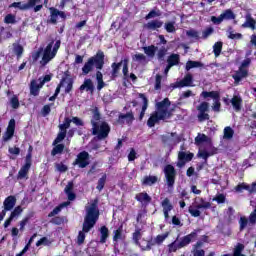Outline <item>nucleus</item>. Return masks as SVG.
I'll return each instance as SVG.
<instances>
[{"label":"nucleus","mask_w":256,"mask_h":256,"mask_svg":"<svg viewBox=\"0 0 256 256\" xmlns=\"http://www.w3.org/2000/svg\"><path fill=\"white\" fill-rule=\"evenodd\" d=\"M86 215L82 226V231H79L77 237V243L83 245L85 243V233H89L97 225L99 221V199L96 198L89 206H86Z\"/></svg>","instance_id":"f257e3e1"},{"label":"nucleus","mask_w":256,"mask_h":256,"mask_svg":"<svg viewBox=\"0 0 256 256\" xmlns=\"http://www.w3.org/2000/svg\"><path fill=\"white\" fill-rule=\"evenodd\" d=\"M171 107V101L169 98H164L162 101L155 104V111L150 114L147 120V127L153 129L160 121H166V119H171L173 113L169 108Z\"/></svg>","instance_id":"f03ea898"},{"label":"nucleus","mask_w":256,"mask_h":256,"mask_svg":"<svg viewBox=\"0 0 256 256\" xmlns=\"http://www.w3.org/2000/svg\"><path fill=\"white\" fill-rule=\"evenodd\" d=\"M90 123L92 125V135H95L98 141H103L109 137V133H111V125H109V122L101 120V112H99L98 107H95L92 110V119Z\"/></svg>","instance_id":"7ed1b4c3"},{"label":"nucleus","mask_w":256,"mask_h":256,"mask_svg":"<svg viewBox=\"0 0 256 256\" xmlns=\"http://www.w3.org/2000/svg\"><path fill=\"white\" fill-rule=\"evenodd\" d=\"M103 67H105V52L98 50L94 56L88 58L84 63L82 75H89V73L96 69V81H103V73H101Z\"/></svg>","instance_id":"20e7f679"},{"label":"nucleus","mask_w":256,"mask_h":256,"mask_svg":"<svg viewBox=\"0 0 256 256\" xmlns=\"http://www.w3.org/2000/svg\"><path fill=\"white\" fill-rule=\"evenodd\" d=\"M198 233H201V229L199 228L194 229L190 234L181 237L179 242L177 241V239L174 240L173 242L168 244V253H177L179 249H183L191 245V243H193V241L197 239Z\"/></svg>","instance_id":"39448f33"},{"label":"nucleus","mask_w":256,"mask_h":256,"mask_svg":"<svg viewBox=\"0 0 256 256\" xmlns=\"http://www.w3.org/2000/svg\"><path fill=\"white\" fill-rule=\"evenodd\" d=\"M61 48V40H51L50 43L44 48L42 51V60L40 61V65L45 67L50 61H53L55 57H57V52Z\"/></svg>","instance_id":"423d86ee"},{"label":"nucleus","mask_w":256,"mask_h":256,"mask_svg":"<svg viewBox=\"0 0 256 256\" xmlns=\"http://www.w3.org/2000/svg\"><path fill=\"white\" fill-rule=\"evenodd\" d=\"M163 173L165 175L166 185L169 189H173V187H175V180L177 179V170H175V166L167 164L164 166Z\"/></svg>","instance_id":"0eeeda50"},{"label":"nucleus","mask_w":256,"mask_h":256,"mask_svg":"<svg viewBox=\"0 0 256 256\" xmlns=\"http://www.w3.org/2000/svg\"><path fill=\"white\" fill-rule=\"evenodd\" d=\"M167 237H169V232H165L164 234H159L155 237V239L150 238L146 246H142V249H144V251H151L153 247H155V245H163Z\"/></svg>","instance_id":"6e6552de"},{"label":"nucleus","mask_w":256,"mask_h":256,"mask_svg":"<svg viewBox=\"0 0 256 256\" xmlns=\"http://www.w3.org/2000/svg\"><path fill=\"white\" fill-rule=\"evenodd\" d=\"M89 159H90V155L89 152L87 151H82L80 153H78L76 159L74 160V162L72 163V165L78 166L80 169H85V167H88L89 165Z\"/></svg>","instance_id":"1a4fd4ad"},{"label":"nucleus","mask_w":256,"mask_h":256,"mask_svg":"<svg viewBox=\"0 0 256 256\" xmlns=\"http://www.w3.org/2000/svg\"><path fill=\"white\" fill-rule=\"evenodd\" d=\"M197 111H198V121L200 123H203V121H209L211 117L209 116V104L208 102H202L200 105L197 106Z\"/></svg>","instance_id":"9d476101"},{"label":"nucleus","mask_w":256,"mask_h":256,"mask_svg":"<svg viewBox=\"0 0 256 256\" xmlns=\"http://www.w3.org/2000/svg\"><path fill=\"white\" fill-rule=\"evenodd\" d=\"M193 157H195V154L192 152L186 153L183 151H180L178 153V162H177V167L179 169H183V166L191 161H193Z\"/></svg>","instance_id":"9b49d317"},{"label":"nucleus","mask_w":256,"mask_h":256,"mask_svg":"<svg viewBox=\"0 0 256 256\" xmlns=\"http://www.w3.org/2000/svg\"><path fill=\"white\" fill-rule=\"evenodd\" d=\"M50 19L48 20V23H51L52 25H57V18L61 17V19H67V15L65 12L58 10L55 7H50Z\"/></svg>","instance_id":"f8f14e48"},{"label":"nucleus","mask_w":256,"mask_h":256,"mask_svg":"<svg viewBox=\"0 0 256 256\" xmlns=\"http://www.w3.org/2000/svg\"><path fill=\"white\" fill-rule=\"evenodd\" d=\"M125 120L128 125L135 121V115L133 114V111L127 112L126 114L120 113L116 119V123L117 125H125Z\"/></svg>","instance_id":"ddd939ff"},{"label":"nucleus","mask_w":256,"mask_h":256,"mask_svg":"<svg viewBox=\"0 0 256 256\" xmlns=\"http://www.w3.org/2000/svg\"><path fill=\"white\" fill-rule=\"evenodd\" d=\"M13 135H15V119H11L9 121L8 127L2 139L4 142L10 141V139H13Z\"/></svg>","instance_id":"4468645a"},{"label":"nucleus","mask_w":256,"mask_h":256,"mask_svg":"<svg viewBox=\"0 0 256 256\" xmlns=\"http://www.w3.org/2000/svg\"><path fill=\"white\" fill-rule=\"evenodd\" d=\"M242 29H251L252 31H255L256 29V20L253 18L251 13H247L245 15V22L241 25Z\"/></svg>","instance_id":"2eb2a0df"},{"label":"nucleus","mask_w":256,"mask_h":256,"mask_svg":"<svg viewBox=\"0 0 256 256\" xmlns=\"http://www.w3.org/2000/svg\"><path fill=\"white\" fill-rule=\"evenodd\" d=\"M31 165H33L32 161L25 160L24 165L18 171L17 179H25V178H27V175H29V171L31 170Z\"/></svg>","instance_id":"dca6fc26"},{"label":"nucleus","mask_w":256,"mask_h":256,"mask_svg":"<svg viewBox=\"0 0 256 256\" xmlns=\"http://www.w3.org/2000/svg\"><path fill=\"white\" fill-rule=\"evenodd\" d=\"M31 165H33L32 161L25 160L24 165L18 171L17 179H25V178H27V175H29V171L31 170Z\"/></svg>","instance_id":"f3484780"},{"label":"nucleus","mask_w":256,"mask_h":256,"mask_svg":"<svg viewBox=\"0 0 256 256\" xmlns=\"http://www.w3.org/2000/svg\"><path fill=\"white\" fill-rule=\"evenodd\" d=\"M138 97L143 101V105H142L138 119L139 121H143V118L145 117V113L147 112V109L149 107V99H147V96H145L144 93H139Z\"/></svg>","instance_id":"a211bd4d"},{"label":"nucleus","mask_w":256,"mask_h":256,"mask_svg":"<svg viewBox=\"0 0 256 256\" xmlns=\"http://www.w3.org/2000/svg\"><path fill=\"white\" fill-rule=\"evenodd\" d=\"M174 137H176V143H181V138L177 136L176 132H171V133L162 135L161 141L164 145H170V143H173Z\"/></svg>","instance_id":"6ab92c4d"},{"label":"nucleus","mask_w":256,"mask_h":256,"mask_svg":"<svg viewBox=\"0 0 256 256\" xmlns=\"http://www.w3.org/2000/svg\"><path fill=\"white\" fill-rule=\"evenodd\" d=\"M74 187L75 184L73 183V181H69L64 189V193L67 195L68 201H75V199H77V194L73 192Z\"/></svg>","instance_id":"aec40b11"},{"label":"nucleus","mask_w":256,"mask_h":256,"mask_svg":"<svg viewBox=\"0 0 256 256\" xmlns=\"http://www.w3.org/2000/svg\"><path fill=\"white\" fill-rule=\"evenodd\" d=\"M80 91H87L88 93L95 92V85L93 84V80L91 78H86L83 84L79 87Z\"/></svg>","instance_id":"412c9836"},{"label":"nucleus","mask_w":256,"mask_h":256,"mask_svg":"<svg viewBox=\"0 0 256 256\" xmlns=\"http://www.w3.org/2000/svg\"><path fill=\"white\" fill-rule=\"evenodd\" d=\"M17 204V198L13 195H10L5 198L3 205L5 211H11Z\"/></svg>","instance_id":"4be33fe9"},{"label":"nucleus","mask_w":256,"mask_h":256,"mask_svg":"<svg viewBox=\"0 0 256 256\" xmlns=\"http://www.w3.org/2000/svg\"><path fill=\"white\" fill-rule=\"evenodd\" d=\"M248 75H249V71H247V69L239 68V70L236 71V73L232 76V78L234 79V83L237 85L240 83L242 79H245V77H247Z\"/></svg>","instance_id":"5701e85b"},{"label":"nucleus","mask_w":256,"mask_h":256,"mask_svg":"<svg viewBox=\"0 0 256 256\" xmlns=\"http://www.w3.org/2000/svg\"><path fill=\"white\" fill-rule=\"evenodd\" d=\"M135 199L139 203H142V205H149V203H151L152 201L151 196H149L147 192H141L136 194Z\"/></svg>","instance_id":"b1692460"},{"label":"nucleus","mask_w":256,"mask_h":256,"mask_svg":"<svg viewBox=\"0 0 256 256\" xmlns=\"http://www.w3.org/2000/svg\"><path fill=\"white\" fill-rule=\"evenodd\" d=\"M161 206L163 207V213H164L165 219H169V212L173 211V204H171V201L169 200V198H165L162 201Z\"/></svg>","instance_id":"393cba45"},{"label":"nucleus","mask_w":256,"mask_h":256,"mask_svg":"<svg viewBox=\"0 0 256 256\" xmlns=\"http://www.w3.org/2000/svg\"><path fill=\"white\" fill-rule=\"evenodd\" d=\"M60 132L58 133L57 137L54 139L52 145H57V143H61L67 137V128L64 127L62 124L59 126Z\"/></svg>","instance_id":"a878e982"},{"label":"nucleus","mask_w":256,"mask_h":256,"mask_svg":"<svg viewBox=\"0 0 256 256\" xmlns=\"http://www.w3.org/2000/svg\"><path fill=\"white\" fill-rule=\"evenodd\" d=\"M177 87H193V75L186 74L182 80L178 82Z\"/></svg>","instance_id":"bb28decb"},{"label":"nucleus","mask_w":256,"mask_h":256,"mask_svg":"<svg viewBox=\"0 0 256 256\" xmlns=\"http://www.w3.org/2000/svg\"><path fill=\"white\" fill-rule=\"evenodd\" d=\"M145 27L148 29V31H157V29H161L163 27V21L152 20L148 22Z\"/></svg>","instance_id":"cd10ccee"},{"label":"nucleus","mask_w":256,"mask_h":256,"mask_svg":"<svg viewBox=\"0 0 256 256\" xmlns=\"http://www.w3.org/2000/svg\"><path fill=\"white\" fill-rule=\"evenodd\" d=\"M121 65H123V60H121L120 62H113L111 64V78L112 79H117V77H119V71H121Z\"/></svg>","instance_id":"c85d7f7f"},{"label":"nucleus","mask_w":256,"mask_h":256,"mask_svg":"<svg viewBox=\"0 0 256 256\" xmlns=\"http://www.w3.org/2000/svg\"><path fill=\"white\" fill-rule=\"evenodd\" d=\"M42 87L43 85H41V83L37 84L36 80H32L30 83V94L33 95V97H38Z\"/></svg>","instance_id":"c756f323"},{"label":"nucleus","mask_w":256,"mask_h":256,"mask_svg":"<svg viewBox=\"0 0 256 256\" xmlns=\"http://www.w3.org/2000/svg\"><path fill=\"white\" fill-rule=\"evenodd\" d=\"M243 251H245V245L237 243L234 247L232 256H246L245 254H243ZM222 256H231V254H223Z\"/></svg>","instance_id":"7c9ffc66"},{"label":"nucleus","mask_w":256,"mask_h":256,"mask_svg":"<svg viewBox=\"0 0 256 256\" xmlns=\"http://www.w3.org/2000/svg\"><path fill=\"white\" fill-rule=\"evenodd\" d=\"M33 217H35V212H28L27 215L20 221L19 231H25V226Z\"/></svg>","instance_id":"2f4dec72"},{"label":"nucleus","mask_w":256,"mask_h":256,"mask_svg":"<svg viewBox=\"0 0 256 256\" xmlns=\"http://www.w3.org/2000/svg\"><path fill=\"white\" fill-rule=\"evenodd\" d=\"M221 96V94L219 93V91H203L200 94V97H203V99H213V101H215V99H219V97Z\"/></svg>","instance_id":"473e14b6"},{"label":"nucleus","mask_w":256,"mask_h":256,"mask_svg":"<svg viewBox=\"0 0 256 256\" xmlns=\"http://www.w3.org/2000/svg\"><path fill=\"white\" fill-rule=\"evenodd\" d=\"M113 242L117 243L118 241H123L125 235H123V225L119 226L117 230H114Z\"/></svg>","instance_id":"72a5a7b5"},{"label":"nucleus","mask_w":256,"mask_h":256,"mask_svg":"<svg viewBox=\"0 0 256 256\" xmlns=\"http://www.w3.org/2000/svg\"><path fill=\"white\" fill-rule=\"evenodd\" d=\"M67 77H70L69 71H66L64 73V77H62V79L60 80V83L57 85L55 92H54V95L56 97H59V94L61 93V87H63V85L65 83H67Z\"/></svg>","instance_id":"f704fd0d"},{"label":"nucleus","mask_w":256,"mask_h":256,"mask_svg":"<svg viewBox=\"0 0 256 256\" xmlns=\"http://www.w3.org/2000/svg\"><path fill=\"white\" fill-rule=\"evenodd\" d=\"M159 181V178L157 176H144L142 180V185H146L148 187H151L152 185H155Z\"/></svg>","instance_id":"c9c22d12"},{"label":"nucleus","mask_w":256,"mask_h":256,"mask_svg":"<svg viewBox=\"0 0 256 256\" xmlns=\"http://www.w3.org/2000/svg\"><path fill=\"white\" fill-rule=\"evenodd\" d=\"M243 104V99L239 96H233L231 99V105L235 111H241V105Z\"/></svg>","instance_id":"e433bc0d"},{"label":"nucleus","mask_w":256,"mask_h":256,"mask_svg":"<svg viewBox=\"0 0 256 256\" xmlns=\"http://www.w3.org/2000/svg\"><path fill=\"white\" fill-rule=\"evenodd\" d=\"M107 239H109V228L107 226L100 227V243H107Z\"/></svg>","instance_id":"4c0bfd02"},{"label":"nucleus","mask_w":256,"mask_h":256,"mask_svg":"<svg viewBox=\"0 0 256 256\" xmlns=\"http://www.w3.org/2000/svg\"><path fill=\"white\" fill-rule=\"evenodd\" d=\"M197 67H205V64L200 61L189 60L186 62L185 69L186 71H191V69H196Z\"/></svg>","instance_id":"58836bf2"},{"label":"nucleus","mask_w":256,"mask_h":256,"mask_svg":"<svg viewBox=\"0 0 256 256\" xmlns=\"http://www.w3.org/2000/svg\"><path fill=\"white\" fill-rule=\"evenodd\" d=\"M65 151V144H55L51 150V156L55 157L56 155H61Z\"/></svg>","instance_id":"ea45409f"},{"label":"nucleus","mask_w":256,"mask_h":256,"mask_svg":"<svg viewBox=\"0 0 256 256\" xmlns=\"http://www.w3.org/2000/svg\"><path fill=\"white\" fill-rule=\"evenodd\" d=\"M179 61H180L179 54H171L167 59V63L169 64V67H175V65H179Z\"/></svg>","instance_id":"a19ab883"},{"label":"nucleus","mask_w":256,"mask_h":256,"mask_svg":"<svg viewBox=\"0 0 256 256\" xmlns=\"http://www.w3.org/2000/svg\"><path fill=\"white\" fill-rule=\"evenodd\" d=\"M161 15V10L155 7L152 10H150V12L145 16V19L146 21H149V19H155V17H161Z\"/></svg>","instance_id":"79ce46f5"},{"label":"nucleus","mask_w":256,"mask_h":256,"mask_svg":"<svg viewBox=\"0 0 256 256\" xmlns=\"http://www.w3.org/2000/svg\"><path fill=\"white\" fill-rule=\"evenodd\" d=\"M13 51L17 57V59H21L23 57V53L25 52V48L21 44H13Z\"/></svg>","instance_id":"37998d69"},{"label":"nucleus","mask_w":256,"mask_h":256,"mask_svg":"<svg viewBox=\"0 0 256 256\" xmlns=\"http://www.w3.org/2000/svg\"><path fill=\"white\" fill-rule=\"evenodd\" d=\"M53 241V239H48L46 236H44L36 242V247H41V245H44L45 247H50V245H53Z\"/></svg>","instance_id":"c03bdc74"},{"label":"nucleus","mask_w":256,"mask_h":256,"mask_svg":"<svg viewBox=\"0 0 256 256\" xmlns=\"http://www.w3.org/2000/svg\"><path fill=\"white\" fill-rule=\"evenodd\" d=\"M222 17V21H231L233 19H235V13H233V10L231 9H227L225 10L222 14H220Z\"/></svg>","instance_id":"a18cd8bd"},{"label":"nucleus","mask_w":256,"mask_h":256,"mask_svg":"<svg viewBox=\"0 0 256 256\" xmlns=\"http://www.w3.org/2000/svg\"><path fill=\"white\" fill-rule=\"evenodd\" d=\"M145 55L148 57H155V53H157V46L150 45L143 48Z\"/></svg>","instance_id":"49530a36"},{"label":"nucleus","mask_w":256,"mask_h":256,"mask_svg":"<svg viewBox=\"0 0 256 256\" xmlns=\"http://www.w3.org/2000/svg\"><path fill=\"white\" fill-rule=\"evenodd\" d=\"M107 183V174H103L102 177L98 180L96 189L97 191H103L105 189V184Z\"/></svg>","instance_id":"de8ad7c7"},{"label":"nucleus","mask_w":256,"mask_h":256,"mask_svg":"<svg viewBox=\"0 0 256 256\" xmlns=\"http://www.w3.org/2000/svg\"><path fill=\"white\" fill-rule=\"evenodd\" d=\"M221 51H223V42L218 41L213 45L214 56L219 57V55H221Z\"/></svg>","instance_id":"09e8293b"},{"label":"nucleus","mask_w":256,"mask_h":256,"mask_svg":"<svg viewBox=\"0 0 256 256\" xmlns=\"http://www.w3.org/2000/svg\"><path fill=\"white\" fill-rule=\"evenodd\" d=\"M141 237H143V234L141 233V229L137 228L133 234H132V239L135 243V245H139L140 241H141Z\"/></svg>","instance_id":"8fccbe9b"},{"label":"nucleus","mask_w":256,"mask_h":256,"mask_svg":"<svg viewBox=\"0 0 256 256\" xmlns=\"http://www.w3.org/2000/svg\"><path fill=\"white\" fill-rule=\"evenodd\" d=\"M164 29L167 31V33H175L177 31L174 21L166 22L164 24Z\"/></svg>","instance_id":"3c124183"},{"label":"nucleus","mask_w":256,"mask_h":256,"mask_svg":"<svg viewBox=\"0 0 256 256\" xmlns=\"http://www.w3.org/2000/svg\"><path fill=\"white\" fill-rule=\"evenodd\" d=\"M233 135H235V131L230 126L224 128V138L225 139H233Z\"/></svg>","instance_id":"603ef678"},{"label":"nucleus","mask_w":256,"mask_h":256,"mask_svg":"<svg viewBox=\"0 0 256 256\" xmlns=\"http://www.w3.org/2000/svg\"><path fill=\"white\" fill-rule=\"evenodd\" d=\"M66 82H67V86L65 88V94L68 95L73 91V83L75 82L73 78H69V76H67Z\"/></svg>","instance_id":"864d4df0"},{"label":"nucleus","mask_w":256,"mask_h":256,"mask_svg":"<svg viewBox=\"0 0 256 256\" xmlns=\"http://www.w3.org/2000/svg\"><path fill=\"white\" fill-rule=\"evenodd\" d=\"M236 193H243L249 190V185L245 182L239 183L235 188Z\"/></svg>","instance_id":"5fc2aeb1"},{"label":"nucleus","mask_w":256,"mask_h":256,"mask_svg":"<svg viewBox=\"0 0 256 256\" xmlns=\"http://www.w3.org/2000/svg\"><path fill=\"white\" fill-rule=\"evenodd\" d=\"M200 204L196 205V209H211V202H205V199L200 198Z\"/></svg>","instance_id":"6e6d98bb"},{"label":"nucleus","mask_w":256,"mask_h":256,"mask_svg":"<svg viewBox=\"0 0 256 256\" xmlns=\"http://www.w3.org/2000/svg\"><path fill=\"white\" fill-rule=\"evenodd\" d=\"M165 55H167V48H165V46H162L157 52L158 61H163L165 59Z\"/></svg>","instance_id":"4d7b16f0"},{"label":"nucleus","mask_w":256,"mask_h":256,"mask_svg":"<svg viewBox=\"0 0 256 256\" xmlns=\"http://www.w3.org/2000/svg\"><path fill=\"white\" fill-rule=\"evenodd\" d=\"M239 225H240V228H239L240 231H244L247 225H249V218L247 219V217L245 216L240 217Z\"/></svg>","instance_id":"13d9d810"},{"label":"nucleus","mask_w":256,"mask_h":256,"mask_svg":"<svg viewBox=\"0 0 256 256\" xmlns=\"http://www.w3.org/2000/svg\"><path fill=\"white\" fill-rule=\"evenodd\" d=\"M212 110L215 112V113H219V111H221V96L218 97V99H215L214 100V103L212 105Z\"/></svg>","instance_id":"bf43d9fd"},{"label":"nucleus","mask_w":256,"mask_h":256,"mask_svg":"<svg viewBox=\"0 0 256 256\" xmlns=\"http://www.w3.org/2000/svg\"><path fill=\"white\" fill-rule=\"evenodd\" d=\"M10 104L12 109H19L20 107L19 97H17V95H13L12 98L10 99Z\"/></svg>","instance_id":"052dcab7"},{"label":"nucleus","mask_w":256,"mask_h":256,"mask_svg":"<svg viewBox=\"0 0 256 256\" xmlns=\"http://www.w3.org/2000/svg\"><path fill=\"white\" fill-rule=\"evenodd\" d=\"M50 223L53 225H63V223H65V218L61 216H55L51 219Z\"/></svg>","instance_id":"680f3d73"},{"label":"nucleus","mask_w":256,"mask_h":256,"mask_svg":"<svg viewBox=\"0 0 256 256\" xmlns=\"http://www.w3.org/2000/svg\"><path fill=\"white\" fill-rule=\"evenodd\" d=\"M249 225H256V205L254 210L250 213L248 217Z\"/></svg>","instance_id":"e2e57ef3"},{"label":"nucleus","mask_w":256,"mask_h":256,"mask_svg":"<svg viewBox=\"0 0 256 256\" xmlns=\"http://www.w3.org/2000/svg\"><path fill=\"white\" fill-rule=\"evenodd\" d=\"M207 141V135L205 134H198V136L195 138L196 145H201V143H206Z\"/></svg>","instance_id":"0e129e2a"},{"label":"nucleus","mask_w":256,"mask_h":256,"mask_svg":"<svg viewBox=\"0 0 256 256\" xmlns=\"http://www.w3.org/2000/svg\"><path fill=\"white\" fill-rule=\"evenodd\" d=\"M21 213H23V208L21 206H16L11 212L10 217L15 219V217H18V215H21Z\"/></svg>","instance_id":"69168bd1"},{"label":"nucleus","mask_w":256,"mask_h":256,"mask_svg":"<svg viewBox=\"0 0 256 256\" xmlns=\"http://www.w3.org/2000/svg\"><path fill=\"white\" fill-rule=\"evenodd\" d=\"M187 37H190L191 39H196L198 41L199 39V32H197L194 29L188 30L186 32Z\"/></svg>","instance_id":"338daca9"},{"label":"nucleus","mask_w":256,"mask_h":256,"mask_svg":"<svg viewBox=\"0 0 256 256\" xmlns=\"http://www.w3.org/2000/svg\"><path fill=\"white\" fill-rule=\"evenodd\" d=\"M192 255L193 256H204L205 250L199 248H192Z\"/></svg>","instance_id":"774afa93"}]
</instances>
